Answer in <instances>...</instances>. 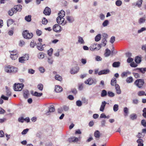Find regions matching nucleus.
I'll use <instances>...</instances> for the list:
<instances>
[{
    "mask_svg": "<svg viewBox=\"0 0 146 146\" xmlns=\"http://www.w3.org/2000/svg\"><path fill=\"white\" fill-rule=\"evenodd\" d=\"M5 70L7 73H15L17 71V68L13 66L8 65L5 67Z\"/></svg>",
    "mask_w": 146,
    "mask_h": 146,
    "instance_id": "nucleus-1",
    "label": "nucleus"
},
{
    "mask_svg": "<svg viewBox=\"0 0 146 146\" xmlns=\"http://www.w3.org/2000/svg\"><path fill=\"white\" fill-rule=\"evenodd\" d=\"M23 37L26 39H29L31 38L33 36L32 33H30L27 30L24 31L22 33Z\"/></svg>",
    "mask_w": 146,
    "mask_h": 146,
    "instance_id": "nucleus-2",
    "label": "nucleus"
},
{
    "mask_svg": "<svg viewBox=\"0 0 146 146\" xmlns=\"http://www.w3.org/2000/svg\"><path fill=\"white\" fill-rule=\"evenodd\" d=\"M144 83V80L142 79H137L134 82V84L139 88L142 87Z\"/></svg>",
    "mask_w": 146,
    "mask_h": 146,
    "instance_id": "nucleus-3",
    "label": "nucleus"
},
{
    "mask_svg": "<svg viewBox=\"0 0 146 146\" xmlns=\"http://www.w3.org/2000/svg\"><path fill=\"white\" fill-rule=\"evenodd\" d=\"M101 47V45L100 44H94L91 45L89 48L91 51L98 50H100Z\"/></svg>",
    "mask_w": 146,
    "mask_h": 146,
    "instance_id": "nucleus-4",
    "label": "nucleus"
},
{
    "mask_svg": "<svg viewBox=\"0 0 146 146\" xmlns=\"http://www.w3.org/2000/svg\"><path fill=\"white\" fill-rule=\"evenodd\" d=\"M24 86V84H15L14 86V90L15 91L21 90Z\"/></svg>",
    "mask_w": 146,
    "mask_h": 146,
    "instance_id": "nucleus-5",
    "label": "nucleus"
},
{
    "mask_svg": "<svg viewBox=\"0 0 146 146\" xmlns=\"http://www.w3.org/2000/svg\"><path fill=\"white\" fill-rule=\"evenodd\" d=\"M56 21L58 24L62 25H64L66 23V21H64V19L63 17H58L56 19Z\"/></svg>",
    "mask_w": 146,
    "mask_h": 146,
    "instance_id": "nucleus-6",
    "label": "nucleus"
},
{
    "mask_svg": "<svg viewBox=\"0 0 146 146\" xmlns=\"http://www.w3.org/2000/svg\"><path fill=\"white\" fill-rule=\"evenodd\" d=\"M97 81L96 79L93 80L92 78H88L84 82L85 83L89 85H91L93 83L96 84Z\"/></svg>",
    "mask_w": 146,
    "mask_h": 146,
    "instance_id": "nucleus-7",
    "label": "nucleus"
},
{
    "mask_svg": "<svg viewBox=\"0 0 146 146\" xmlns=\"http://www.w3.org/2000/svg\"><path fill=\"white\" fill-rule=\"evenodd\" d=\"M110 72V70L108 69H105L100 71L98 73V75H100L102 74H106Z\"/></svg>",
    "mask_w": 146,
    "mask_h": 146,
    "instance_id": "nucleus-8",
    "label": "nucleus"
},
{
    "mask_svg": "<svg viewBox=\"0 0 146 146\" xmlns=\"http://www.w3.org/2000/svg\"><path fill=\"white\" fill-rule=\"evenodd\" d=\"M61 27L58 24L55 25L53 27V31L56 32H59L61 31Z\"/></svg>",
    "mask_w": 146,
    "mask_h": 146,
    "instance_id": "nucleus-9",
    "label": "nucleus"
},
{
    "mask_svg": "<svg viewBox=\"0 0 146 146\" xmlns=\"http://www.w3.org/2000/svg\"><path fill=\"white\" fill-rule=\"evenodd\" d=\"M79 70V68L78 66H76L72 68L70 70V73L71 74H74L77 73Z\"/></svg>",
    "mask_w": 146,
    "mask_h": 146,
    "instance_id": "nucleus-10",
    "label": "nucleus"
},
{
    "mask_svg": "<svg viewBox=\"0 0 146 146\" xmlns=\"http://www.w3.org/2000/svg\"><path fill=\"white\" fill-rule=\"evenodd\" d=\"M78 138L75 137H72L68 139V141L69 142H76L78 141Z\"/></svg>",
    "mask_w": 146,
    "mask_h": 146,
    "instance_id": "nucleus-11",
    "label": "nucleus"
},
{
    "mask_svg": "<svg viewBox=\"0 0 146 146\" xmlns=\"http://www.w3.org/2000/svg\"><path fill=\"white\" fill-rule=\"evenodd\" d=\"M15 11H17L20 12L21 11L22 7L21 5H15L13 8Z\"/></svg>",
    "mask_w": 146,
    "mask_h": 146,
    "instance_id": "nucleus-12",
    "label": "nucleus"
},
{
    "mask_svg": "<svg viewBox=\"0 0 146 146\" xmlns=\"http://www.w3.org/2000/svg\"><path fill=\"white\" fill-rule=\"evenodd\" d=\"M51 12L50 9L48 7H46L44 9L43 13L46 15H49L50 14Z\"/></svg>",
    "mask_w": 146,
    "mask_h": 146,
    "instance_id": "nucleus-13",
    "label": "nucleus"
},
{
    "mask_svg": "<svg viewBox=\"0 0 146 146\" xmlns=\"http://www.w3.org/2000/svg\"><path fill=\"white\" fill-rule=\"evenodd\" d=\"M146 17L145 15L143 17L140 18L138 20V22L140 24L143 23L145 22Z\"/></svg>",
    "mask_w": 146,
    "mask_h": 146,
    "instance_id": "nucleus-14",
    "label": "nucleus"
},
{
    "mask_svg": "<svg viewBox=\"0 0 146 146\" xmlns=\"http://www.w3.org/2000/svg\"><path fill=\"white\" fill-rule=\"evenodd\" d=\"M55 110V108L53 106H50V107L49 108V111L46 113V114L48 115H50V113L53 112Z\"/></svg>",
    "mask_w": 146,
    "mask_h": 146,
    "instance_id": "nucleus-15",
    "label": "nucleus"
},
{
    "mask_svg": "<svg viewBox=\"0 0 146 146\" xmlns=\"http://www.w3.org/2000/svg\"><path fill=\"white\" fill-rule=\"evenodd\" d=\"M106 104L107 102L105 101H104L102 102L100 109V111H104V110Z\"/></svg>",
    "mask_w": 146,
    "mask_h": 146,
    "instance_id": "nucleus-16",
    "label": "nucleus"
},
{
    "mask_svg": "<svg viewBox=\"0 0 146 146\" xmlns=\"http://www.w3.org/2000/svg\"><path fill=\"white\" fill-rule=\"evenodd\" d=\"M135 70H138V72L142 74H144L145 72H146V68H137L135 69Z\"/></svg>",
    "mask_w": 146,
    "mask_h": 146,
    "instance_id": "nucleus-17",
    "label": "nucleus"
},
{
    "mask_svg": "<svg viewBox=\"0 0 146 146\" xmlns=\"http://www.w3.org/2000/svg\"><path fill=\"white\" fill-rule=\"evenodd\" d=\"M115 88L116 89L117 94H120L121 93V91L120 89V86L118 84H115Z\"/></svg>",
    "mask_w": 146,
    "mask_h": 146,
    "instance_id": "nucleus-18",
    "label": "nucleus"
},
{
    "mask_svg": "<svg viewBox=\"0 0 146 146\" xmlns=\"http://www.w3.org/2000/svg\"><path fill=\"white\" fill-rule=\"evenodd\" d=\"M62 90V88L61 87L57 85L55 87V90L56 92L57 93L60 92Z\"/></svg>",
    "mask_w": 146,
    "mask_h": 146,
    "instance_id": "nucleus-19",
    "label": "nucleus"
},
{
    "mask_svg": "<svg viewBox=\"0 0 146 146\" xmlns=\"http://www.w3.org/2000/svg\"><path fill=\"white\" fill-rule=\"evenodd\" d=\"M131 72L129 71H126L122 73L121 76L122 78L127 77L128 75L130 74Z\"/></svg>",
    "mask_w": 146,
    "mask_h": 146,
    "instance_id": "nucleus-20",
    "label": "nucleus"
},
{
    "mask_svg": "<svg viewBox=\"0 0 146 146\" xmlns=\"http://www.w3.org/2000/svg\"><path fill=\"white\" fill-rule=\"evenodd\" d=\"M29 94V93L28 90H25L23 91V96L26 99L28 98Z\"/></svg>",
    "mask_w": 146,
    "mask_h": 146,
    "instance_id": "nucleus-21",
    "label": "nucleus"
},
{
    "mask_svg": "<svg viewBox=\"0 0 146 146\" xmlns=\"http://www.w3.org/2000/svg\"><path fill=\"white\" fill-rule=\"evenodd\" d=\"M16 13V11H15L13 8H12L11 9L9 10L8 13L9 15L12 16L14 13Z\"/></svg>",
    "mask_w": 146,
    "mask_h": 146,
    "instance_id": "nucleus-22",
    "label": "nucleus"
},
{
    "mask_svg": "<svg viewBox=\"0 0 146 146\" xmlns=\"http://www.w3.org/2000/svg\"><path fill=\"white\" fill-rule=\"evenodd\" d=\"M78 42L79 43L82 44H84L85 43L82 37L78 36Z\"/></svg>",
    "mask_w": 146,
    "mask_h": 146,
    "instance_id": "nucleus-23",
    "label": "nucleus"
},
{
    "mask_svg": "<svg viewBox=\"0 0 146 146\" xmlns=\"http://www.w3.org/2000/svg\"><path fill=\"white\" fill-rule=\"evenodd\" d=\"M141 60V58L140 56H137L135 58V61L137 63H140Z\"/></svg>",
    "mask_w": 146,
    "mask_h": 146,
    "instance_id": "nucleus-24",
    "label": "nucleus"
},
{
    "mask_svg": "<svg viewBox=\"0 0 146 146\" xmlns=\"http://www.w3.org/2000/svg\"><path fill=\"white\" fill-rule=\"evenodd\" d=\"M6 95L8 96H10L11 95V92L10 89L7 87H6Z\"/></svg>",
    "mask_w": 146,
    "mask_h": 146,
    "instance_id": "nucleus-25",
    "label": "nucleus"
},
{
    "mask_svg": "<svg viewBox=\"0 0 146 146\" xmlns=\"http://www.w3.org/2000/svg\"><path fill=\"white\" fill-rule=\"evenodd\" d=\"M66 19L69 23H72L74 21L73 17L72 16H68L66 17Z\"/></svg>",
    "mask_w": 146,
    "mask_h": 146,
    "instance_id": "nucleus-26",
    "label": "nucleus"
},
{
    "mask_svg": "<svg viewBox=\"0 0 146 146\" xmlns=\"http://www.w3.org/2000/svg\"><path fill=\"white\" fill-rule=\"evenodd\" d=\"M120 62H115L112 64V66L113 67H118L120 66Z\"/></svg>",
    "mask_w": 146,
    "mask_h": 146,
    "instance_id": "nucleus-27",
    "label": "nucleus"
},
{
    "mask_svg": "<svg viewBox=\"0 0 146 146\" xmlns=\"http://www.w3.org/2000/svg\"><path fill=\"white\" fill-rule=\"evenodd\" d=\"M65 11L63 10H62L58 13L59 16L58 17H64L65 15Z\"/></svg>",
    "mask_w": 146,
    "mask_h": 146,
    "instance_id": "nucleus-28",
    "label": "nucleus"
},
{
    "mask_svg": "<svg viewBox=\"0 0 146 146\" xmlns=\"http://www.w3.org/2000/svg\"><path fill=\"white\" fill-rule=\"evenodd\" d=\"M94 135L96 137L99 138L100 136V131L98 130L96 131L94 133Z\"/></svg>",
    "mask_w": 146,
    "mask_h": 146,
    "instance_id": "nucleus-29",
    "label": "nucleus"
},
{
    "mask_svg": "<svg viewBox=\"0 0 146 146\" xmlns=\"http://www.w3.org/2000/svg\"><path fill=\"white\" fill-rule=\"evenodd\" d=\"M126 82L129 83H132L133 81V79L132 77L130 76L127 78L126 80Z\"/></svg>",
    "mask_w": 146,
    "mask_h": 146,
    "instance_id": "nucleus-30",
    "label": "nucleus"
},
{
    "mask_svg": "<svg viewBox=\"0 0 146 146\" xmlns=\"http://www.w3.org/2000/svg\"><path fill=\"white\" fill-rule=\"evenodd\" d=\"M38 57L39 59H42L44 57V54L43 52H40L38 54Z\"/></svg>",
    "mask_w": 146,
    "mask_h": 146,
    "instance_id": "nucleus-31",
    "label": "nucleus"
},
{
    "mask_svg": "<svg viewBox=\"0 0 146 146\" xmlns=\"http://www.w3.org/2000/svg\"><path fill=\"white\" fill-rule=\"evenodd\" d=\"M105 51V53L104 54L105 56L106 57H108L109 56L110 54V50L108 49H106Z\"/></svg>",
    "mask_w": 146,
    "mask_h": 146,
    "instance_id": "nucleus-32",
    "label": "nucleus"
},
{
    "mask_svg": "<svg viewBox=\"0 0 146 146\" xmlns=\"http://www.w3.org/2000/svg\"><path fill=\"white\" fill-rule=\"evenodd\" d=\"M15 54H11V55H10V57L12 59L15 60L17 59L18 57L17 54H16L15 52Z\"/></svg>",
    "mask_w": 146,
    "mask_h": 146,
    "instance_id": "nucleus-33",
    "label": "nucleus"
},
{
    "mask_svg": "<svg viewBox=\"0 0 146 146\" xmlns=\"http://www.w3.org/2000/svg\"><path fill=\"white\" fill-rule=\"evenodd\" d=\"M14 22L13 20L11 19L8 20L7 21V26L9 27L10 25L12 24Z\"/></svg>",
    "mask_w": 146,
    "mask_h": 146,
    "instance_id": "nucleus-34",
    "label": "nucleus"
},
{
    "mask_svg": "<svg viewBox=\"0 0 146 146\" xmlns=\"http://www.w3.org/2000/svg\"><path fill=\"white\" fill-rule=\"evenodd\" d=\"M107 42V41L106 39L105 38H103L102 40V43L100 44L101 46L102 45L104 46H105Z\"/></svg>",
    "mask_w": 146,
    "mask_h": 146,
    "instance_id": "nucleus-35",
    "label": "nucleus"
},
{
    "mask_svg": "<svg viewBox=\"0 0 146 146\" xmlns=\"http://www.w3.org/2000/svg\"><path fill=\"white\" fill-rule=\"evenodd\" d=\"M101 38V35L100 34L97 35L95 38V40L96 42L99 41Z\"/></svg>",
    "mask_w": 146,
    "mask_h": 146,
    "instance_id": "nucleus-36",
    "label": "nucleus"
},
{
    "mask_svg": "<svg viewBox=\"0 0 146 146\" xmlns=\"http://www.w3.org/2000/svg\"><path fill=\"white\" fill-rule=\"evenodd\" d=\"M31 15H29L25 16V19L27 22H30L31 20Z\"/></svg>",
    "mask_w": 146,
    "mask_h": 146,
    "instance_id": "nucleus-37",
    "label": "nucleus"
},
{
    "mask_svg": "<svg viewBox=\"0 0 146 146\" xmlns=\"http://www.w3.org/2000/svg\"><path fill=\"white\" fill-rule=\"evenodd\" d=\"M55 78L56 80L59 81H61L62 80V77L58 74H56L55 75Z\"/></svg>",
    "mask_w": 146,
    "mask_h": 146,
    "instance_id": "nucleus-38",
    "label": "nucleus"
},
{
    "mask_svg": "<svg viewBox=\"0 0 146 146\" xmlns=\"http://www.w3.org/2000/svg\"><path fill=\"white\" fill-rule=\"evenodd\" d=\"M116 80L115 78H113L111 81V84L112 86H114L115 84H116Z\"/></svg>",
    "mask_w": 146,
    "mask_h": 146,
    "instance_id": "nucleus-39",
    "label": "nucleus"
},
{
    "mask_svg": "<svg viewBox=\"0 0 146 146\" xmlns=\"http://www.w3.org/2000/svg\"><path fill=\"white\" fill-rule=\"evenodd\" d=\"M142 2L143 0H139L137 1L136 5L139 7L140 8L141 6Z\"/></svg>",
    "mask_w": 146,
    "mask_h": 146,
    "instance_id": "nucleus-40",
    "label": "nucleus"
},
{
    "mask_svg": "<svg viewBox=\"0 0 146 146\" xmlns=\"http://www.w3.org/2000/svg\"><path fill=\"white\" fill-rule=\"evenodd\" d=\"M145 92L143 91H139L137 93V95L139 96H142L145 95Z\"/></svg>",
    "mask_w": 146,
    "mask_h": 146,
    "instance_id": "nucleus-41",
    "label": "nucleus"
},
{
    "mask_svg": "<svg viewBox=\"0 0 146 146\" xmlns=\"http://www.w3.org/2000/svg\"><path fill=\"white\" fill-rule=\"evenodd\" d=\"M63 50V49L62 48L58 50L57 52L54 54V55L55 56L58 57L59 55V53L60 52L62 51Z\"/></svg>",
    "mask_w": 146,
    "mask_h": 146,
    "instance_id": "nucleus-42",
    "label": "nucleus"
},
{
    "mask_svg": "<svg viewBox=\"0 0 146 146\" xmlns=\"http://www.w3.org/2000/svg\"><path fill=\"white\" fill-rule=\"evenodd\" d=\"M122 4V2L120 0H117L115 2V5L117 6H121Z\"/></svg>",
    "mask_w": 146,
    "mask_h": 146,
    "instance_id": "nucleus-43",
    "label": "nucleus"
},
{
    "mask_svg": "<svg viewBox=\"0 0 146 146\" xmlns=\"http://www.w3.org/2000/svg\"><path fill=\"white\" fill-rule=\"evenodd\" d=\"M53 61L54 60L52 58L50 57L48 58V62L49 64H52Z\"/></svg>",
    "mask_w": 146,
    "mask_h": 146,
    "instance_id": "nucleus-44",
    "label": "nucleus"
},
{
    "mask_svg": "<svg viewBox=\"0 0 146 146\" xmlns=\"http://www.w3.org/2000/svg\"><path fill=\"white\" fill-rule=\"evenodd\" d=\"M119 109V106L118 104H115L113 107V110L114 111H117Z\"/></svg>",
    "mask_w": 146,
    "mask_h": 146,
    "instance_id": "nucleus-45",
    "label": "nucleus"
},
{
    "mask_svg": "<svg viewBox=\"0 0 146 146\" xmlns=\"http://www.w3.org/2000/svg\"><path fill=\"white\" fill-rule=\"evenodd\" d=\"M130 117L131 119L133 120L136 119L137 115L135 114H132L130 115Z\"/></svg>",
    "mask_w": 146,
    "mask_h": 146,
    "instance_id": "nucleus-46",
    "label": "nucleus"
},
{
    "mask_svg": "<svg viewBox=\"0 0 146 146\" xmlns=\"http://www.w3.org/2000/svg\"><path fill=\"white\" fill-rule=\"evenodd\" d=\"M107 95V92L105 90H103L102 91L101 96L102 97H104Z\"/></svg>",
    "mask_w": 146,
    "mask_h": 146,
    "instance_id": "nucleus-47",
    "label": "nucleus"
},
{
    "mask_svg": "<svg viewBox=\"0 0 146 146\" xmlns=\"http://www.w3.org/2000/svg\"><path fill=\"white\" fill-rule=\"evenodd\" d=\"M42 93H39L36 92H35L33 94V96L37 97H40L42 96Z\"/></svg>",
    "mask_w": 146,
    "mask_h": 146,
    "instance_id": "nucleus-48",
    "label": "nucleus"
},
{
    "mask_svg": "<svg viewBox=\"0 0 146 146\" xmlns=\"http://www.w3.org/2000/svg\"><path fill=\"white\" fill-rule=\"evenodd\" d=\"M53 51V49L52 48H50L49 50L47 51L48 54L50 56H52Z\"/></svg>",
    "mask_w": 146,
    "mask_h": 146,
    "instance_id": "nucleus-49",
    "label": "nucleus"
},
{
    "mask_svg": "<svg viewBox=\"0 0 146 146\" xmlns=\"http://www.w3.org/2000/svg\"><path fill=\"white\" fill-rule=\"evenodd\" d=\"M146 30V28L142 27L140 29L138 30L137 31L138 33H141Z\"/></svg>",
    "mask_w": 146,
    "mask_h": 146,
    "instance_id": "nucleus-50",
    "label": "nucleus"
},
{
    "mask_svg": "<svg viewBox=\"0 0 146 146\" xmlns=\"http://www.w3.org/2000/svg\"><path fill=\"white\" fill-rule=\"evenodd\" d=\"M109 24V21L108 20H105L102 23V25L104 27H105L108 25Z\"/></svg>",
    "mask_w": 146,
    "mask_h": 146,
    "instance_id": "nucleus-51",
    "label": "nucleus"
},
{
    "mask_svg": "<svg viewBox=\"0 0 146 146\" xmlns=\"http://www.w3.org/2000/svg\"><path fill=\"white\" fill-rule=\"evenodd\" d=\"M38 89L40 91H42L43 89V85L41 84H39L37 86Z\"/></svg>",
    "mask_w": 146,
    "mask_h": 146,
    "instance_id": "nucleus-52",
    "label": "nucleus"
},
{
    "mask_svg": "<svg viewBox=\"0 0 146 146\" xmlns=\"http://www.w3.org/2000/svg\"><path fill=\"white\" fill-rule=\"evenodd\" d=\"M108 95L110 97H113L114 96V94L111 92L109 91L108 92Z\"/></svg>",
    "mask_w": 146,
    "mask_h": 146,
    "instance_id": "nucleus-53",
    "label": "nucleus"
},
{
    "mask_svg": "<svg viewBox=\"0 0 146 146\" xmlns=\"http://www.w3.org/2000/svg\"><path fill=\"white\" fill-rule=\"evenodd\" d=\"M39 71L41 73H43L45 71L44 68L43 67H40L38 68Z\"/></svg>",
    "mask_w": 146,
    "mask_h": 146,
    "instance_id": "nucleus-54",
    "label": "nucleus"
},
{
    "mask_svg": "<svg viewBox=\"0 0 146 146\" xmlns=\"http://www.w3.org/2000/svg\"><path fill=\"white\" fill-rule=\"evenodd\" d=\"M123 111L125 113V116L127 115V114L128 112V109L127 107H125L124 108Z\"/></svg>",
    "mask_w": 146,
    "mask_h": 146,
    "instance_id": "nucleus-55",
    "label": "nucleus"
},
{
    "mask_svg": "<svg viewBox=\"0 0 146 146\" xmlns=\"http://www.w3.org/2000/svg\"><path fill=\"white\" fill-rule=\"evenodd\" d=\"M47 22V20L44 17L42 21V23L44 25H46Z\"/></svg>",
    "mask_w": 146,
    "mask_h": 146,
    "instance_id": "nucleus-56",
    "label": "nucleus"
},
{
    "mask_svg": "<svg viewBox=\"0 0 146 146\" xmlns=\"http://www.w3.org/2000/svg\"><path fill=\"white\" fill-rule=\"evenodd\" d=\"M24 59L25 61H26L29 59V56L28 54H26L23 56H22Z\"/></svg>",
    "mask_w": 146,
    "mask_h": 146,
    "instance_id": "nucleus-57",
    "label": "nucleus"
},
{
    "mask_svg": "<svg viewBox=\"0 0 146 146\" xmlns=\"http://www.w3.org/2000/svg\"><path fill=\"white\" fill-rule=\"evenodd\" d=\"M37 48L40 51H42L44 50L43 46H37Z\"/></svg>",
    "mask_w": 146,
    "mask_h": 146,
    "instance_id": "nucleus-58",
    "label": "nucleus"
},
{
    "mask_svg": "<svg viewBox=\"0 0 146 146\" xmlns=\"http://www.w3.org/2000/svg\"><path fill=\"white\" fill-rule=\"evenodd\" d=\"M133 74L134 76L136 78H140V75L138 73H133Z\"/></svg>",
    "mask_w": 146,
    "mask_h": 146,
    "instance_id": "nucleus-59",
    "label": "nucleus"
},
{
    "mask_svg": "<svg viewBox=\"0 0 146 146\" xmlns=\"http://www.w3.org/2000/svg\"><path fill=\"white\" fill-rule=\"evenodd\" d=\"M76 104L78 106H81L82 105V102L80 100H78L76 102Z\"/></svg>",
    "mask_w": 146,
    "mask_h": 146,
    "instance_id": "nucleus-60",
    "label": "nucleus"
},
{
    "mask_svg": "<svg viewBox=\"0 0 146 146\" xmlns=\"http://www.w3.org/2000/svg\"><path fill=\"white\" fill-rule=\"evenodd\" d=\"M42 32V31L38 29H37L36 31V34L38 36H40L41 35Z\"/></svg>",
    "mask_w": 146,
    "mask_h": 146,
    "instance_id": "nucleus-61",
    "label": "nucleus"
},
{
    "mask_svg": "<svg viewBox=\"0 0 146 146\" xmlns=\"http://www.w3.org/2000/svg\"><path fill=\"white\" fill-rule=\"evenodd\" d=\"M106 121L105 120H103L101 121V126L102 127H104L106 126Z\"/></svg>",
    "mask_w": 146,
    "mask_h": 146,
    "instance_id": "nucleus-62",
    "label": "nucleus"
},
{
    "mask_svg": "<svg viewBox=\"0 0 146 146\" xmlns=\"http://www.w3.org/2000/svg\"><path fill=\"white\" fill-rule=\"evenodd\" d=\"M19 62H20L21 63H24L25 62V60H24V58L22 57H20L19 58Z\"/></svg>",
    "mask_w": 146,
    "mask_h": 146,
    "instance_id": "nucleus-63",
    "label": "nucleus"
},
{
    "mask_svg": "<svg viewBox=\"0 0 146 146\" xmlns=\"http://www.w3.org/2000/svg\"><path fill=\"white\" fill-rule=\"evenodd\" d=\"M143 111V115L144 117L146 118V108H144Z\"/></svg>",
    "mask_w": 146,
    "mask_h": 146,
    "instance_id": "nucleus-64",
    "label": "nucleus"
}]
</instances>
